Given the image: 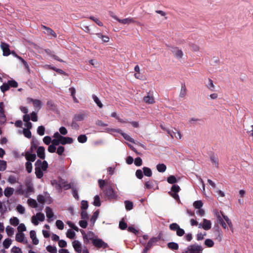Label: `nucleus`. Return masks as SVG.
<instances>
[{
	"mask_svg": "<svg viewBox=\"0 0 253 253\" xmlns=\"http://www.w3.org/2000/svg\"><path fill=\"white\" fill-rule=\"evenodd\" d=\"M93 99L94 101L96 103V104L98 105V106L100 108L102 107V104L101 103V101L99 99V98L95 95L92 96Z\"/></svg>",
	"mask_w": 253,
	"mask_h": 253,
	"instance_id": "603ef678",
	"label": "nucleus"
},
{
	"mask_svg": "<svg viewBox=\"0 0 253 253\" xmlns=\"http://www.w3.org/2000/svg\"><path fill=\"white\" fill-rule=\"evenodd\" d=\"M59 185L60 186V189L62 188L67 189L71 187L70 185L67 184L65 180L61 179H59Z\"/></svg>",
	"mask_w": 253,
	"mask_h": 253,
	"instance_id": "4be33fe9",
	"label": "nucleus"
},
{
	"mask_svg": "<svg viewBox=\"0 0 253 253\" xmlns=\"http://www.w3.org/2000/svg\"><path fill=\"white\" fill-rule=\"evenodd\" d=\"M25 157L28 161L34 162L36 160V156L34 154H31L29 152H26Z\"/></svg>",
	"mask_w": 253,
	"mask_h": 253,
	"instance_id": "cd10ccee",
	"label": "nucleus"
},
{
	"mask_svg": "<svg viewBox=\"0 0 253 253\" xmlns=\"http://www.w3.org/2000/svg\"><path fill=\"white\" fill-rule=\"evenodd\" d=\"M17 230L18 232L22 233V232L25 231L26 230V227L25 226L24 224L21 223L18 226Z\"/></svg>",
	"mask_w": 253,
	"mask_h": 253,
	"instance_id": "8fccbe9b",
	"label": "nucleus"
},
{
	"mask_svg": "<svg viewBox=\"0 0 253 253\" xmlns=\"http://www.w3.org/2000/svg\"><path fill=\"white\" fill-rule=\"evenodd\" d=\"M211 227V222L206 218L203 219L202 223L199 224V228H202L205 230H209Z\"/></svg>",
	"mask_w": 253,
	"mask_h": 253,
	"instance_id": "6e6552de",
	"label": "nucleus"
},
{
	"mask_svg": "<svg viewBox=\"0 0 253 253\" xmlns=\"http://www.w3.org/2000/svg\"><path fill=\"white\" fill-rule=\"evenodd\" d=\"M167 132L172 138H175L179 139H180L182 138V135L180 132L176 129H174V131H170L168 130Z\"/></svg>",
	"mask_w": 253,
	"mask_h": 253,
	"instance_id": "9b49d317",
	"label": "nucleus"
},
{
	"mask_svg": "<svg viewBox=\"0 0 253 253\" xmlns=\"http://www.w3.org/2000/svg\"><path fill=\"white\" fill-rule=\"evenodd\" d=\"M93 205L95 206L99 207L101 205L99 197L97 195L94 197Z\"/></svg>",
	"mask_w": 253,
	"mask_h": 253,
	"instance_id": "6e6d98bb",
	"label": "nucleus"
},
{
	"mask_svg": "<svg viewBox=\"0 0 253 253\" xmlns=\"http://www.w3.org/2000/svg\"><path fill=\"white\" fill-rule=\"evenodd\" d=\"M55 225L57 228L59 230H63L64 227V224L62 221L60 220H56L55 222Z\"/></svg>",
	"mask_w": 253,
	"mask_h": 253,
	"instance_id": "c9c22d12",
	"label": "nucleus"
},
{
	"mask_svg": "<svg viewBox=\"0 0 253 253\" xmlns=\"http://www.w3.org/2000/svg\"><path fill=\"white\" fill-rule=\"evenodd\" d=\"M6 168V162L3 160H0V171H4Z\"/></svg>",
	"mask_w": 253,
	"mask_h": 253,
	"instance_id": "864d4df0",
	"label": "nucleus"
},
{
	"mask_svg": "<svg viewBox=\"0 0 253 253\" xmlns=\"http://www.w3.org/2000/svg\"><path fill=\"white\" fill-rule=\"evenodd\" d=\"M51 184L57 190H60V186H59V179H52L51 180Z\"/></svg>",
	"mask_w": 253,
	"mask_h": 253,
	"instance_id": "58836bf2",
	"label": "nucleus"
},
{
	"mask_svg": "<svg viewBox=\"0 0 253 253\" xmlns=\"http://www.w3.org/2000/svg\"><path fill=\"white\" fill-rule=\"evenodd\" d=\"M15 240L20 243L26 244L27 240L26 239L24 233L18 232L15 236Z\"/></svg>",
	"mask_w": 253,
	"mask_h": 253,
	"instance_id": "f8f14e48",
	"label": "nucleus"
},
{
	"mask_svg": "<svg viewBox=\"0 0 253 253\" xmlns=\"http://www.w3.org/2000/svg\"><path fill=\"white\" fill-rule=\"evenodd\" d=\"M26 103L27 104H32L35 110L39 111L42 107V103L39 99H34L30 97L26 98Z\"/></svg>",
	"mask_w": 253,
	"mask_h": 253,
	"instance_id": "20e7f679",
	"label": "nucleus"
},
{
	"mask_svg": "<svg viewBox=\"0 0 253 253\" xmlns=\"http://www.w3.org/2000/svg\"><path fill=\"white\" fill-rule=\"evenodd\" d=\"M0 47L3 51V55L4 56H8L10 54V50L9 48V45L4 42H2L0 45Z\"/></svg>",
	"mask_w": 253,
	"mask_h": 253,
	"instance_id": "ddd939ff",
	"label": "nucleus"
},
{
	"mask_svg": "<svg viewBox=\"0 0 253 253\" xmlns=\"http://www.w3.org/2000/svg\"><path fill=\"white\" fill-rule=\"evenodd\" d=\"M0 118L2 122L5 121V117L4 112V104L2 102L0 103Z\"/></svg>",
	"mask_w": 253,
	"mask_h": 253,
	"instance_id": "bb28decb",
	"label": "nucleus"
},
{
	"mask_svg": "<svg viewBox=\"0 0 253 253\" xmlns=\"http://www.w3.org/2000/svg\"><path fill=\"white\" fill-rule=\"evenodd\" d=\"M171 51L174 56L178 59H181L184 56L182 50L177 47H172Z\"/></svg>",
	"mask_w": 253,
	"mask_h": 253,
	"instance_id": "423d86ee",
	"label": "nucleus"
},
{
	"mask_svg": "<svg viewBox=\"0 0 253 253\" xmlns=\"http://www.w3.org/2000/svg\"><path fill=\"white\" fill-rule=\"evenodd\" d=\"M203 206V203L202 201L201 200L196 201L193 203V207L196 209H199L202 208Z\"/></svg>",
	"mask_w": 253,
	"mask_h": 253,
	"instance_id": "f704fd0d",
	"label": "nucleus"
},
{
	"mask_svg": "<svg viewBox=\"0 0 253 253\" xmlns=\"http://www.w3.org/2000/svg\"><path fill=\"white\" fill-rule=\"evenodd\" d=\"M157 170L160 172H164L167 169L166 166L164 164H158L156 166Z\"/></svg>",
	"mask_w": 253,
	"mask_h": 253,
	"instance_id": "c85d7f7f",
	"label": "nucleus"
},
{
	"mask_svg": "<svg viewBox=\"0 0 253 253\" xmlns=\"http://www.w3.org/2000/svg\"><path fill=\"white\" fill-rule=\"evenodd\" d=\"M213 212L216 217L217 221L224 229H228L227 226H228L230 229H233L232 221L227 216L224 215L222 211L216 210H214Z\"/></svg>",
	"mask_w": 253,
	"mask_h": 253,
	"instance_id": "f257e3e1",
	"label": "nucleus"
},
{
	"mask_svg": "<svg viewBox=\"0 0 253 253\" xmlns=\"http://www.w3.org/2000/svg\"><path fill=\"white\" fill-rule=\"evenodd\" d=\"M26 168L27 171L30 173L32 171V165L31 162H28L26 164Z\"/></svg>",
	"mask_w": 253,
	"mask_h": 253,
	"instance_id": "e2e57ef3",
	"label": "nucleus"
},
{
	"mask_svg": "<svg viewBox=\"0 0 253 253\" xmlns=\"http://www.w3.org/2000/svg\"><path fill=\"white\" fill-rule=\"evenodd\" d=\"M35 174L38 178H41L43 175V172L46 171L48 168L46 161L43 162L38 160L35 164Z\"/></svg>",
	"mask_w": 253,
	"mask_h": 253,
	"instance_id": "f03ea898",
	"label": "nucleus"
},
{
	"mask_svg": "<svg viewBox=\"0 0 253 253\" xmlns=\"http://www.w3.org/2000/svg\"><path fill=\"white\" fill-rule=\"evenodd\" d=\"M168 182L170 184H173L177 182V179L173 175H170L167 179Z\"/></svg>",
	"mask_w": 253,
	"mask_h": 253,
	"instance_id": "3c124183",
	"label": "nucleus"
},
{
	"mask_svg": "<svg viewBox=\"0 0 253 253\" xmlns=\"http://www.w3.org/2000/svg\"><path fill=\"white\" fill-rule=\"evenodd\" d=\"M78 140L80 143H84L87 140V137L85 135H81L78 137Z\"/></svg>",
	"mask_w": 253,
	"mask_h": 253,
	"instance_id": "4d7b16f0",
	"label": "nucleus"
},
{
	"mask_svg": "<svg viewBox=\"0 0 253 253\" xmlns=\"http://www.w3.org/2000/svg\"><path fill=\"white\" fill-rule=\"evenodd\" d=\"M37 153L38 156L41 159H44L45 158V149L43 147H39Z\"/></svg>",
	"mask_w": 253,
	"mask_h": 253,
	"instance_id": "412c9836",
	"label": "nucleus"
},
{
	"mask_svg": "<svg viewBox=\"0 0 253 253\" xmlns=\"http://www.w3.org/2000/svg\"><path fill=\"white\" fill-rule=\"evenodd\" d=\"M11 251L12 253H22L21 249L16 246L13 247Z\"/></svg>",
	"mask_w": 253,
	"mask_h": 253,
	"instance_id": "680f3d73",
	"label": "nucleus"
},
{
	"mask_svg": "<svg viewBox=\"0 0 253 253\" xmlns=\"http://www.w3.org/2000/svg\"><path fill=\"white\" fill-rule=\"evenodd\" d=\"M9 223L13 226H17L19 224V219L16 217H12L9 220Z\"/></svg>",
	"mask_w": 253,
	"mask_h": 253,
	"instance_id": "c756f323",
	"label": "nucleus"
},
{
	"mask_svg": "<svg viewBox=\"0 0 253 253\" xmlns=\"http://www.w3.org/2000/svg\"><path fill=\"white\" fill-rule=\"evenodd\" d=\"M76 236L75 232L72 229H68L66 232V236L67 238L73 239Z\"/></svg>",
	"mask_w": 253,
	"mask_h": 253,
	"instance_id": "2f4dec72",
	"label": "nucleus"
},
{
	"mask_svg": "<svg viewBox=\"0 0 253 253\" xmlns=\"http://www.w3.org/2000/svg\"><path fill=\"white\" fill-rule=\"evenodd\" d=\"M92 244L97 248H106L108 247L107 243H105L102 239L97 237H96L95 239H94Z\"/></svg>",
	"mask_w": 253,
	"mask_h": 253,
	"instance_id": "0eeeda50",
	"label": "nucleus"
},
{
	"mask_svg": "<svg viewBox=\"0 0 253 253\" xmlns=\"http://www.w3.org/2000/svg\"><path fill=\"white\" fill-rule=\"evenodd\" d=\"M5 231L8 236H12L14 233V229L10 226H7L6 227Z\"/></svg>",
	"mask_w": 253,
	"mask_h": 253,
	"instance_id": "7c9ffc66",
	"label": "nucleus"
},
{
	"mask_svg": "<svg viewBox=\"0 0 253 253\" xmlns=\"http://www.w3.org/2000/svg\"><path fill=\"white\" fill-rule=\"evenodd\" d=\"M145 102L148 104H153L155 102V100L153 94L151 92H149L147 96L144 97Z\"/></svg>",
	"mask_w": 253,
	"mask_h": 253,
	"instance_id": "6ab92c4d",
	"label": "nucleus"
},
{
	"mask_svg": "<svg viewBox=\"0 0 253 253\" xmlns=\"http://www.w3.org/2000/svg\"><path fill=\"white\" fill-rule=\"evenodd\" d=\"M88 208V203L86 201H82L81 202V208L84 211L87 209Z\"/></svg>",
	"mask_w": 253,
	"mask_h": 253,
	"instance_id": "774afa93",
	"label": "nucleus"
},
{
	"mask_svg": "<svg viewBox=\"0 0 253 253\" xmlns=\"http://www.w3.org/2000/svg\"><path fill=\"white\" fill-rule=\"evenodd\" d=\"M203 248L197 244L189 246L182 253H202Z\"/></svg>",
	"mask_w": 253,
	"mask_h": 253,
	"instance_id": "7ed1b4c3",
	"label": "nucleus"
},
{
	"mask_svg": "<svg viewBox=\"0 0 253 253\" xmlns=\"http://www.w3.org/2000/svg\"><path fill=\"white\" fill-rule=\"evenodd\" d=\"M12 244V240L9 238H7L5 239L3 242V246L5 249H8L10 246Z\"/></svg>",
	"mask_w": 253,
	"mask_h": 253,
	"instance_id": "72a5a7b5",
	"label": "nucleus"
},
{
	"mask_svg": "<svg viewBox=\"0 0 253 253\" xmlns=\"http://www.w3.org/2000/svg\"><path fill=\"white\" fill-rule=\"evenodd\" d=\"M99 211H95L94 213H93V214L92 215V216L91 217V219H90V221L93 223L94 224L96 221V220L97 219V218H98V215H99Z\"/></svg>",
	"mask_w": 253,
	"mask_h": 253,
	"instance_id": "79ce46f5",
	"label": "nucleus"
},
{
	"mask_svg": "<svg viewBox=\"0 0 253 253\" xmlns=\"http://www.w3.org/2000/svg\"><path fill=\"white\" fill-rule=\"evenodd\" d=\"M66 223L69 226V227H70L71 228H72L75 231H78V230H79L78 227L76 225H75L73 223H72L71 221H68Z\"/></svg>",
	"mask_w": 253,
	"mask_h": 253,
	"instance_id": "bf43d9fd",
	"label": "nucleus"
},
{
	"mask_svg": "<svg viewBox=\"0 0 253 253\" xmlns=\"http://www.w3.org/2000/svg\"><path fill=\"white\" fill-rule=\"evenodd\" d=\"M106 195L110 199H115L117 198L118 195L116 192L113 189L110 188L106 191Z\"/></svg>",
	"mask_w": 253,
	"mask_h": 253,
	"instance_id": "2eb2a0df",
	"label": "nucleus"
},
{
	"mask_svg": "<svg viewBox=\"0 0 253 253\" xmlns=\"http://www.w3.org/2000/svg\"><path fill=\"white\" fill-rule=\"evenodd\" d=\"M206 236V233H199L197 235V240L198 241L202 240L204 238V237Z\"/></svg>",
	"mask_w": 253,
	"mask_h": 253,
	"instance_id": "0e129e2a",
	"label": "nucleus"
},
{
	"mask_svg": "<svg viewBox=\"0 0 253 253\" xmlns=\"http://www.w3.org/2000/svg\"><path fill=\"white\" fill-rule=\"evenodd\" d=\"M96 237L93 232H89L84 236V241L86 244L88 243L89 241H91L93 243L94 239H95Z\"/></svg>",
	"mask_w": 253,
	"mask_h": 253,
	"instance_id": "9d476101",
	"label": "nucleus"
},
{
	"mask_svg": "<svg viewBox=\"0 0 253 253\" xmlns=\"http://www.w3.org/2000/svg\"><path fill=\"white\" fill-rule=\"evenodd\" d=\"M206 86L210 91H214L215 86L213 84V81L211 79H208Z\"/></svg>",
	"mask_w": 253,
	"mask_h": 253,
	"instance_id": "5701e85b",
	"label": "nucleus"
},
{
	"mask_svg": "<svg viewBox=\"0 0 253 253\" xmlns=\"http://www.w3.org/2000/svg\"><path fill=\"white\" fill-rule=\"evenodd\" d=\"M72 246L74 250L78 253H82V246L81 243L78 240H75L72 242Z\"/></svg>",
	"mask_w": 253,
	"mask_h": 253,
	"instance_id": "4468645a",
	"label": "nucleus"
},
{
	"mask_svg": "<svg viewBox=\"0 0 253 253\" xmlns=\"http://www.w3.org/2000/svg\"><path fill=\"white\" fill-rule=\"evenodd\" d=\"M45 128L43 126H41L38 127L37 132L40 135H43L44 134Z\"/></svg>",
	"mask_w": 253,
	"mask_h": 253,
	"instance_id": "5fc2aeb1",
	"label": "nucleus"
},
{
	"mask_svg": "<svg viewBox=\"0 0 253 253\" xmlns=\"http://www.w3.org/2000/svg\"><path fill=\"white\" fill-rule=\"evenodd\" d=\"M27 203L28 205L32 208H37V203L35 200L32 199H29L27 201Z\"/></svg>",
	"mask_w": 253,
	"mask_h": 253,
	"instance_id": "473e14b6",
	"label": "nucleus"
},
{
	"mask_svg": "<svg viewBox=\"0 0 253 253\" xmlns=\"http://www.w3.org/2000/svg\"><path fill=\"white\" fill-rule=\"evenodd\" d=\"M43 141L46 145H49L51 142L52 143L51 138L48 136H45L43 138Z\"/></svg>",
	"mask_w": 253,
	"mask_h": 253,
	"instance_id": "052dcab7",
	"label": "nucleus"
},
{
	"mask_svg": "<svg viewBox=\"0 0 253 253\" xmlns=\"http://www.w3.org/2000/svg\"><path fill=\"white\" fill-rule=\"evenodd\" d=\"M46 250L48 252L51 253H57V250L55 247L52 246L50 245L47 246L46 247Z\"/></svg>",
	"mask_w": 253,
	"mask_h": 253,
	"instance_id": "ea45409f",
	"label": "nucleus"
},
{
	"mask_svg": "<svg viewBox=\"0 0 253 253\" xmlns=\"http://www.w3.org/2000/svg\"><path fill=\"white\" fill-rule=\"evenodd\" d=\"M211 161L215 167H217L218 165V160L217 157L212 156L211 157Z\"/></svg>",
	"mask_w": 253,
	"mask_h": 253,
	"instance_id": "4c0bfd02",
	"label": "nucleus"
},
{
	"mask_svg": "<svg viewBox=\"0 0 253 253\" xmlns=\"http://www.w3.org/2000/svg\"><path fill=\"white\" fill-rule=\"evenodd\" d=\"M9 88V85L8 84V83L7 84H3V85L0 86L1 91L3 92H4L5 91L8 90Z\"/></svg>",
	"mask_w": 253,
	"mask_h": 253,
	"instance_id": "13d9d810",
	"label": "nucleus"
},
{
	"mask_svg": "<svg viewBox=\"0 0 253 253\" xmlns=\"http://www.w3.org/2000/svg\"><path fill=\"white\" fill-rule=\"evenodd\" d=\"M179 227V226L175 223H172L169 225V228L172 230L176 231Z\"/></svg>",
	"mask_w": 253,
	"mask_h": 253,
	"instance_id": "338daca9",
	"label": "nucleus"
},
{
	"mask_svg": "<svg viewBox=\"0 0 253 253\" xmlns=\"http://www.w3.org/2000/svg\"><path fill=\"white\" fill-rule=\"evenodd\" d=\"M45 219V215L43 213L38 212L31 217V222L35 226L38 225L40 222H42Z\"/></svg>",
	"mask_w": 253,
	"mask_h": 253,
	"instance_id": "39448f33",
	"label": "nucleus"
},
{
	"mask_svg": "<svg viewBox=\"0 0 253 253\" xmlns=\"http://www.w3.org/2000/svg\"><path fill=\"white\" fill-rule=\"evenodd\" d=\"M112 17L114 18L115 20H117L120 23L124 25H129L131 23L134 22V20L131 18H127L123 19H121L115 15L112 16Z\"/></svg>",
	"mask_w": 253,
	"mask_h": 253,
	"instance_id": "1a4fd4ad",
	"label": "nucleus"
},
{
	"mask_svg": "<svg viewBox=\"0 0 253 253\" xmlns=\"http://www.w3.org/2000/svg\"><path fill=\"white\" fill-rule=\"evenodd\" d=\"M45 210L46 217L48 218L47 221L50 222L52 220V218L54 216V213L49 207H46Z\"/></svg>",
	"mask_w": 253,
	"mask_h": 253,
	"instance_id": "aec40b11",
	"label": "nucleus"
},
{
	"mask_svg": "<svg viewBox=\"0 0 253 253\" xmlns=\"http://www.w3.org/2000/svg\"><path fill=\"white\" fill-rule=\"evenodd\" d=\"M205 244L208 247L211 248L214 245L213 241L210 239H206L205 241Z\"/></svg>",
	"mask_w": 253,
	"mask_h": 253,
	"instance_id": "a18cd8bd",
	"label": "nucleus"
},
{
	"mask_svg": "<svg viewBox=\"0 0 253 253\" xmlns=\"http://www.w3.org/2000/svg\"><path fill=\"white\" fill-rule=\"evenodd\" d=\"M14 192V189L13 188L7 187L4 189L3 194L6 197L9 198L13 194Z\"/></svg>",
	"mask_w": 253,
	"mask_h": 253,
	"instance_id": "f3484780",
	"label": "nucleus"
},
{
	"mask_svg": "<svg viewBox=\"0 0 253 253\" xmlns=\"http://www.w3.org/2000/svg\"><path fill=\"white\" fill-rule=\"evenodd\" d=\"M126 209L127 210H130L133 208V204L131 202L126 201L125 202Z\"/></svg>",
	"mask_w": 253,
	"mask_h": 253,
	"instance_id": "49530a36",
	"label": "nucleus"
},
{
	"mask_svg": "<svg viewBox=\"0 0 253 253\" xmlns=\"http://www.w3.org/2000/svg\"><path fill=\"white\" fill-rule=\"evenodd\" d=\"M143 172L145 176L150 177L151 176L152 173L150 169L147 167H144L143 168Z\"/></svg>",
	"mask_w": 253,
	"mask_h": 253,
	"instance_id": "e433bc0d",
	"label": "nucleus"
},
{
	"mask_svg": "<svg viewBox=\"0 0 253 253\" xmlns=\"http://www.w3.org/2000/svg\"><path fill=\"white\" fill-rule=\"evenodd\" d=\"M59 141L61 144L65 145L66 144H71L73 142V139L69 137L62 136L59 139Z\"/></svg>",
	"mask_w": 253,
	"mask_h": 253,
	"instance_id": "a211bd4d",
	"label": "nucleus"
},
{
	"mask_svg": "<svg viewBox=\"0 0 253 253\" xmlns=\"http://www.w3.org/2000/svg\"><path fill=\"white\" fill-rule=\"evenodd\" d=\"M17 211L20 214H24L25 211V208L21 205H18L16 207Z\"/></svg>",
	"mask_w": 253,
	"mask_h": 253,
	"instance_id": "a19ab883",
	"label": "nucleus"
},
{
	"mask_svg": "<svg viewBox=\"0 0 253 253\" xmlns=\"http://www.w3.org/2000/svg\"><path fill=\"white\" fill-rule=\"evenodd\" d=\"M30 237L32 240V243L33 244L37 245L39 243V240L38 239L36 235V231L34 230H31L30 232Z\"/></svg>",
	"mask_w": 253,
	"mask_h": 253,
	"instance_id": "dca6fc26",
	"label": "nucleus"
},
{
	"mask_svg": "<svg viewBox=\"0 0 253 253\" xmlns=\"http://www.w3.org/2000/svg\"><path fill=\"white\" fill-rule=\"evenodd\" d=\"M17 194L19 195H24L26 197H28V194L25 193V191L22 189V186L20 185L16 190Z\"/></svg>",
	"mask_w": 253,
	"mask_h": 253,
	"instance_id": "37998d69",
	"label": "nucleus"
},
{
	"mask_svg": "<svg viewBox=\"0 0 253 253\" xmlns=\"http://www.w3.org/2000/svg\"><path fill=\"white\" fill-rule=\"evenodd\" d=\"M7 181L11 184H13L18 182L17 178L14 176H10L7 179Z\"/></svg>",
	"mask_w": 253,
	"mask_h": 253,
	"instance_id": "c03bdc74",
	"label": "nucleus"
},
{
	"mask_svg": "<svg viewBox=\"0 0 253 253\" xmlns=\"http://www.w3.org/2000/svg\"><path fill=\"white\" fill-rule=\"evenodd\" d=\"M23 133L24 136L28 138H30L32 136L31 132L30 129L24 128L23 130Z\"/></svg>",
	"mask_w": 253,
	"mask_h": 253,
	"instance_id": "de8ad7c7",
	"label": "nucleus"
},
{
	"mask_svg": "<svg viewBox=\"0 0 253 253\" xmlns=\"http://www.w3.org/2000/svg\"><path fill=\"white\" fill-rule=\"evenodd\" d=\"M79 225L82 228H85L87 225V220L82 219V220L80 221Z\"/></svg>",
	"mask_w": 253,
	"mask_h": 253,
	"instance_id": "69168bd1",
	"label": "nucleus"
},
{
	"mask_svg": "<svg viewBox=\"0 0 253 253\" xmlns=\"http://www.w3.org/2000/svg\"><path fill=\"white\" fill-rule=\"evenodd\" d=\"M96 36L99 39H101L102 42H109L110 38L106 35H104L101 33H97L96 34Z\"/></svg>",
	"mask_w": 253,
	"mask_h": 253,
	"instance_id": "393cba45",
	"label": "nucleus"
},
{
	"mask_svg": "<svg viewBox=\"0 0 253 253\" xmlns=\"http://www.w3.org/2000/svg\"><path fill=\"white\" fill-rule=\"evenodd\" d=\"M43 28L44 30V32L45 34L54 38L56 37V34L52 29L45 26H43Z\"/></svg>",
	"mask_w": 253,
	"mask_h": 253,
	"instance_id": "b1692460",
	"label": "nucleus"
},
{
	"mask_svg": "<svg viewBox=\"0 0 253 253\" xmlns=\"http://www.w3.org/2000/svg\"><path fill=\"white\" fill-rule=\"evenodd\" d=\"M168 246L169 249L172 250H177L178 249V245L177 243H169Z\"/></svg>",
	"mask_w": 253,
	"mask_h": 253,
	"instance_id": "09e8293b",
	"label": "nucleus"
},
{
	"mask_svg": "<svg viewBox=\"0 0 253 253\" xmlns=\"http://www.w3.org/2000/svg\"><path fill=\"white\" fill-rule=\"evenodd\" d=\"M117 131L120 133L123 136L124 138L126 140L130 142L134 143V139L128 134L122 132L121 130H117Z\"/></svg>",
	"mask_w": 253,
	"mask_h": 253,
	"instance_id": "a878e982",
	"label": "nucleus"
}]
</instances>
